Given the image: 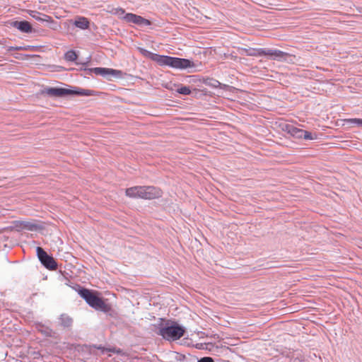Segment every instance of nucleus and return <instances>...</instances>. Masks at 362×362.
Masks as SVG:
<instances>
[{
	"label": "nucleus",
	"instance_id": "1",
	"mask_svg": "<svg viewBox=\"0 0 362 362\" xmlns=\"http://www.w3.org/2000/svg\"><path fill=\"white\" fill-rule=\"evenodd\" d=\"M80 296L85 300L87 304L96 310L107 313L111 310L109 304H107L101 298L98 297L92 291L78 286L77 290Z\"/></svg>",
	"mask_w": 362,
	"mask_h": 362
},
{
	"label": "nucleus",
	"instance_id": "2",
	"mask_svg": "<svg viewBox=\"0 0 362 362\" xmlns=\"http://www.w3.org/2000/svg\"><path fill=\"white\" fill-rule=\"evenodd\" d=\"M42 93V94L53 98H62L70 95L81 96H90L94 95L93 90L88 89H83L80 88H74V89H69L58 87H47L45 88Z\"/></svg>",
	"mask_w": 362,
	"mask_h": 362
},
{
	"label": "nucleus",
	"instance_id": "3",
	"mask_svg": "<svg viewBox=\"0 0 362 362\" xmlns=\"http://www.w3.org/2000/svg\"><path fill=\"white\" fill-rule=\"evenodd\" d=\"M158 334L166 340L175 341L180 339L184 335L185 329L175 322L171 325L167 323L165 326L159 329Z\"/></svg>",
	"mask_w": 362,
	"mask_h": 362
},
{
	"label": "nucleus",
	"instance_id": "4",
	"mask_svg": "<svg viewBox=\"0 0 362 362\" xmlns=\"http://www.w3.org/2000/svg\"><path fill=\"white\" fill-rule=\"evenodd\" d=\"M112 13L117 15L121 19L129 23H134L139 26H149L151 25L149 20L132 13H125L124 9L122 8H114Z\"/></svg>",
	"mask_w": 362,
	"mask_h": 362
},
{
	"label": "nucleus",
	"instance_id": "5",
	"mask_svg": "<svg viewBox=\"0 0 362 362\" xmlns=\"http://www.w3.org/2000/svg\"><path fill=\"white\" fill-rule=\"evenodd\" d=\"M37 255L42 264L48 269L54 270L57 267V262L42 247H37Z\"/></svg>",
	"mask_w": 362,
	"mask_h": 362
},
{
	"label": "nucleus",
	"instance_id": "6",
	"mask_svg": "<svg viewBox=\"0 0 362 362\" xmlns=\"http://www.w3.org/2000/svg\"><path fill=\"white\" fill-rule=\"evenodd\" d=\"M92 71L96 75L106 78L107 80H111L112 78H121L122 76V71L110 68L96 67L93 69Z\"/></svg>",
	"mask_w": 362,
	"mask_h": 362
},
{
	"label": "nucleus",
	"instance_id": "7",
	"mask_svg": "<svg viewBox=\"0 0 362 362\" xmlns=\"http://www.w3.org/2000/svg\"><path fill=\"white\" fill-rule=\"evenodd\" d=\"M262 56H270L273 59L279 61H286L289 54L275 49L261 48Z\"/></svg>",
	"mask_w": 362,
	"mask_h": 362
},
{
	"label": "nucleus",
	"instance_id": "8",
	"mask_svg": "<svg viewBox=\"0 0 362 362\" xmlns=\"http://www.w3.org/2000/svg\"><path fill=\"white\" fill-rule=\"evenodd\" d=\"M161 190L153 186H144V192L141 199H153L161 197Z\"/></svg>",
	"mask_w": 362,
	"mask_h": 362
},
{
	"label": "nucleus",
	"instance_id": "9",
	"mask_svg": "<svg viewBox=\"0 0 362 362\" xmlns=\"http://www.w3.org/2000/svg\"><path fill=\"white\" fill-rule=\"evenodd\" d=\"M159 64L163 66H168L170 67H172L173 69H178L180 66V58L179 57H170V56H164L159 57Z\"/></svg>",
	"mask_w": 362,
	"mask_h": 362
},
{
	"label": "nucleus",
	"instance_id": "10",
	"mask_svg": "<svg viewBox=\"0 0 362 362\" xmlns=\"http://www.w3.org/2000/svg\"><path fill=\"white\" fill-rule=\"evenodd\" d=\"M12 25L22 33H30L32 32V26L30 23L26 21H14L12 23Z\"/></svg>",
	"mask_w": 362,
	"mask_h": 362
},
{
	"label": "nucleus",
	"instance_id": "11",
	"mask_svg": "<svg viewBox=\"0 0 362 362\" xmlns=\"http://www.w3.org/2000/svg\"><path fill=\"white\" fill-rule=\"evenodd\" d=\"M30 15L31 16V17L33 18H34L36 21H40V22L50 23V22L53 21L52 17H50L49 16H47V15L43 14V13H40L35 11H32L30 12Z\"/></svg>",
	"mask_w": 362,
	"mask_h": 362
},
{
	"label": "nucleus",
	"instance_id": "12",
	"mask_svg": "<svg viewBox=\"0 0 362 362\" xmlns=\"http://www.w3.org/2000/svg\"><path fill=\"white\" fill-rule=\"evenodd\" d=\"M197 66L193 61H191L188 59L180 58V66L178 69L185 70V69H194Z\"/></svg>",
	"mask_w": 362,
	"mask_h": 362
},
{
	"label": "nucleus",
	"instance_id": "13",
	"mask_svg": "<svg viewBox=\"0 0 362 362\" xmlns=\"http://www.w3.org/2000/svg\"><path fill=\"white\" fill-rule=\"evenodd\" d=\"M286 129L291 136L298 139H302V135L304 134V130L299 129L293 124H287L286 126Z\"/></svg>",
	"mask_w": 362,
	"mask_h": 362
},
{
	"label": "nucleus",
	"instance_id": "14",
	"mask_svg": "<svg viewBox=\"0 0 362 362\" xmlns=\"http://www.w3.org/2000/svg\"><path fill=\"white\" fill-rule=\"evenodd\" d=\"M74 25L81 30H86L89 28L90 23L86 18L78 16L76 18Z\"/></svg>",
	"mask_w": 362,
	"mask_h": 362
},
{
	"label": "nucleus",
	"instance_id": "15",
	"mask_svg": "<svg viewBox=\"0 0 362 362\" xmlns=\"http://www.w3.org/2000/svg\"><path fill=\"white\" fill-rule=\"evenodd\" d=\"M139 52L144 57L150 58L154 61H156L159 64L160 57L163 55H159L157 54L152 53L151 52L141 47H139Z\"/></svg>",
	"mask_w": 362,
	"mask_h": 362
},
{
	"label": "nucleus",
	"instance_id": "16",
	"mask_svg": "<svg viewBox=\"0 0 362 362\" xmlns=\"http://www.w3.org/2000/svg\"><path fill=\"white\" fill-rule=\"evenodd\" d=\"M246 55L251 57H261V48L245 49Z\"/></svg>",
	"mask_w": 362,
	"mask_h": 362
},
{
	"label": "nucleus",
	"instance_id": "17",
	"mask_svg": "<svg viewBox=\"0 0 362 362\" xmlns=\"http://www.w3.org/2000/svg\"><path fill=\"white\" fill-rule=\"evenodd\" d=\"M64 59L68 62H74L77 59V54L74 50H69L64 54Z\"/></svg>",
	"mask_w": 362,
	"mask_h": 362
},
{
	"label": "nucleus",
	"instance_id": "18",
	"mask_svg": "<svg viewBox=\"0 0 362 362\" xmlns=\"http://www.w3.org/2000/svg\"><path fill=\"white\" fill-rule=\"evenodd\" d=\"M136 186L127 188L126 189V195L130 198H134L136 199Z\"/></svg>",
	"mask_w": 362,
	"mask_h": 362
},
{
	"label": "nucleus",
	"instance_id": "19",
	"mask_svg": "<svg viewBox=\"0 0 362 362\" xmlns=\"http://www.w3.org/2000/svg\"><path fill=\"white\" fill-rule=\"evenodd\" d=\"M60 320H61L62 324L64 327H69V326H70V325H71V323H72V320H71V318H70L69 316L65 315H61Z\"/></svg>",
	"mask_w": 362,
	"mask_h": 362
},
{
	"label": "nucleus",
	"instance_id": "20",
	"mask_svg": "<svg viewBox=\"0 0 362 362\" xmlns=\"http://www.w3.org/2000/svg\"><path fill=\"white\" fill-rule=\"evenodd\" d=\"M177 93L182 95H188L191 93V89L189 86H182L177 89Z\"/></svg>",
	"mask_w": 362,
	"mask_h": 362
},
{
	"label": "nucleus",
	"instance_id": "21",
	"mask_svg": "<svg viewBox=\"0 0 362 362\" xmlns=\"http://www.w3.org/2000/svg\"><path fill=\"white\" fill-rule=\"evenodd\" d=\"M22 225L23 228H26L30 230H35L37 228L36 224L30 222H23L22 223Z\"/></svg>",
	"mask_w": 362,
	"mask_h": 362
},
{
	"label": "nucleus",
	"instance_id": "22",
	"mask_svg": "<svg viewBox=\"0 0 362 362\" xmlns=\"http://www.w3.org/2000/svg\"><path fill=\"white\" fill-rule=\"evenodd\" d=\"M205 83L213 88H217L221 85V83L218 81L213 78L209 79V81H206Z\"/></svg>",
	"mask_w": 362,
	"mask_h": 362
},
{
	"label": "nucleus",
	"instance_id": "23",
	"mask_svg": "<svg viewBox=\"0 0 362 362\" xmlns=\"http://www.w3.org/2000/svg\"><path fill=\"white\" fill-rule=\"evenodd\" d=\"M303 135H302V138L305 139V140H313L314 139L316 138V136H313L311 132H308V131H303Z\"/></svg>",
	"mask_w": 362,
	"mask_h": 362
},
{
	"label": "nucleus",
	"instance_id": "24",
	"mask_svg": "<svg viewBox=\"0 0 362 362\" xmlns=\"http://www.w3.org/2000/svg\"><path fill=\"white\" fill-rule=\"evenodd\" d=\"M348 122L351 124H356L358 127H362V119H360V118L349 119L348 120Z\"/></svg>",
	"mask_w": 362,
	"mask_h": 362
},
{
	"label": "nucleus",
	"instance_id": "25",
	"mask_svg": "<svg viewBox=\"0 0 362 362\" xmlns=\"http://www.w3.org/2000/svg\"><path fill=\"white\" fill-rule=\"evenodd\" d=\"M27 47H22V46H16V47H13V46H11V47H8L7 48V50L8 52H11V51H15V50H17V51H19V50H27Z\"/></svg>",
	"mask_w": 362,
	"mask_h": 362
},
{
	"label": "nucleus",
	"instance_id": "26",
	"mask_svg": "<svg viewBox=\"0 0 362 362\" xmlns=\"http://www.w3.org/2000/svg\"><path fill=\"white\" fill-rule=\"evenodd\" d=\"M137 190L136 192V199L142 198L143 192H144V186H136Z\"/></svg>",
	"mask_w": 362,
	"mask_h": 362
},
{
	"label": "nucleus",
	"instance_id": "27",
	"mask_svg": "<svg viewBox=\"0 0 362 362\" xmlns=\"http://www.w3.org/2000/svg\"><path fill=\"white\" fill-rule=\"evenodd\" d=\"M198 362H214L211 357L205 356L198 360Z\"/></svg>",
	"mask_w": 362,
	"mask_h": 362
},
{
	"label": "nucleus",
	"instance_id": "28",
	"mask_svg": "<svg viewBox=\"0 0 362 362\" xmlns=\"http://www.w3.org/2000/svg\"><path fill=\"white\" fill-rule=\"evenodd\" d=\"M94 347L98 349L101 350L103 353H104L105 351H107V349H105L104 347H103L101 346H94ZM108 351H112V350L111 349H108Z\"/></svg>",
	"mask_w": 362,
	"mask_h": 362
},
{
	"label": "nucleus",
	"instance_id": "29",
	"mask_svg": "<svg viewBox=\"0 0 362 362\" xmlns=\"http://www.w3.org/2000/svg\"><path fill=\"white\" fill-rule=\"evenodd\" d=\"M301 359L298 357L293 358L291 359L290 362H300Z\"/></svg>",
	"mask_w": 362,
	"mask_h": 362
},
{
	"label": "nucleus",
	"instance_id": "30",
	"mask_svg": "<svg viewBox=\"0 0 362 362\" xmlns=\"http://www.w3.org/2000/svg\"><path fill=\"white\" fill-rule=\"evenodd\" d=\"M202 346H203V345H202V344H197V348H198V349H202Z\"/></svg>",
	"mask_w": 362,
	"mask_h": 362
},
{
	"label": "nucleus",
	"instance_id": "31",
	"mask_svg": "<svg viewBox=\"0 0 362 362\" xmlns=\"http://www.w3.org/2000/svg\"><path fill=\"white\" fill-rule=\"evenodd\" d=\"M16 59H19L18 56H15Z\"/></svg>",
	"mask_w": 362,
	"mask_h": 362
}]
</instances>
